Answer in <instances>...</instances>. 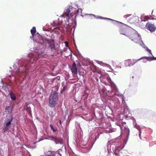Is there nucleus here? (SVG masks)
Segmentation results:
<instances>
[{"label":"nucleus","instance_id":"31","mask_svg":"<svg viewBox=\"0 0 156 156\" xmlns=\"http://www.w3.org/2000/svg\"><path fill=\"white\" fill-rule=\"evenodd\" d=\"M65 44H66V46H67L68 44V42H65Z\"/></svg>","mask_w":156,"mask_h":156},{"label":"nucleus","instance_id":"6","mask_svg":"<svg viewBox=\"0 0 156 156\" xmlns=\"http://www.w3.org/2000/svg\"><path fill=\"white\" fill-rule=\"evenodd\" d=\"M49 137L51 140L54 141L56 144L61 143V142L62 141L61 139L58 138L53 136H50Z\"/></svg>","mask_w":156,"mask_h":156},{"label":"nucleus","instance_id":"3","mask_svg":"<svg viewBox=\"0 0 156 156\" xmlns=\"http://www.w3.org/2000/svg\"><path fill=\"white\" fill-rule=\"evenodd\" d=\"M145 59L147 60H155L156 59V58L154 57V56H153V57H144L141 58L139 59H128L126 61V63L128 64V65L129 66H133L134 64L136 63L138 61H139L140 60L143 59Z\"/></svg>","mask_w":156,"mask_h":156},{"label":"nucleus","instance_id":"33","mask_svg":"<svg viewBox=\"0 0 156 156\" xmlns=\"http://www.w3.org/2000/svg\"><path fill=\"white\" fill-rule=\"evenodd\" d=\"M96 81L98 82V80L97 78H96Z\"/></svg>","mask_w":156,"mask_h":156},{"label":"nucleus","instance_id":"5","mask_svg":"<svg viewBox=\"0 0 156 156\" xmlns=\"http://www.w3.org/2000/svg\"><path fill=\"white\" fill-rule=\"evenodd\" d=\"M146 27L151 32L154 31L156 29V27L154 24L149 23H146Z\"/></svg>","mask_w":156,"mask_h":156},{"label":"nucleus","instance_id":"35","mask_svg":"<svg viewBox=\"0 0 156 156\" xmlns=\"http://www.w3.org/2000/svg\"><path fill=\"white\" fill-rule=\"evenodd\" d=\"M24 65H24L23 64V66Z\"/></svg>","mask_w":156,"mask_h":156},{"label":"nucleus","instance_id":"24","mask_svg":"<svg viewBox=\"0 0 156 156\" xmlns=\"http://www.w3.org/2000/svg\"><path fill=\"white\" fill-rule=\"evenodd\" d=\"M61 124H62L61 120H59V124H57V125L58 126H60V125H61Z\"/></svg>","mask_w":156,"mask_h":156},{"label":"nucleus","instance_id":"20","mask_svg":"<svg viewBox=\"0 0 156 156\" xmlns=\"http://www.w3.org/2000/svg\"><path fill=\"white\" fill-rule=\"evenodd\" d=\"M50 127H51V129L53 130V132H55V130L54 129L53 126L51 124L50 125Z\"/></svg>","mask_w":156,"mask_h":156},{"label":"nucleus","instance_id":"12","mask_svg":"<svg viewBox=\"0 0 156 156\" xmlns=\"http://www.w3.org/2000/svg\"><path fill=\"white\" fill-rule=\"evenodd\" d=\"M30 32L32 36H34L36 32V27H33L32 28Z\"/></svg>","mask_w":156,"mask_h":156},{"label":"nucleus","instance_id":"8","mask_svg":"<svg viewBox=\"0 0 156 156\" xmlns=\"http://www.w3.org/2000/svg\"><path fill=\"white\" fill-rule=\"evenodd\" d=\"M120 129L122 131H124V132H127L128 129L126 125V123H122V125L120 127Z\"/></svg>","mask_w":156,"mask_h":156},{"label":"nucleus","instance_id":"9","mask_svg":"<svg viewBox=\"0 0 156 156\" xmlns=\"http://www.w3.org/2000/svg\"><path fill=\"white\" fill-rule=\"evenodd\" d=\"M10 86V85L9 84L6 83H4L3 84L2 88L5 91H9V87Z\"/></svg>","mask_w":156,"mask_h":156},{"label":"nucleus","instance_id":"26","mask_svg":"<svg viewBox=\"0 0 156 156\" xmlns=\"http://www.w3.org/2000/svg\"><path fill=\"white\" fill-rule=\"evenodd\" d=\"M10 107L9 106H7L5 108V110H7Z\"/></svg>","mask_w":156,"mask_h":156},{"label":"nucleus","instance_id":"4","mask_svg":"<svg viewBox=\"0 0 156 156\" xmlns=\"http://www.w3.org/2000/svg\"><path fill=\"white\" fill-rule=\"evenodd\" d=\"M125 18H127V21L130 23H134L137 22L138 21V17L136 16H134L132 14H128L124 16Z\"/></svg>","mask_w":156,"mask_h":156},{"label":"nucleus","instance_id":"18","mask_svg":"<svg viewBox=\"0 0 156 156\" xmlns=\"http://www.w3.org/2000/svg\"><path fill=\"white\" fill-rule=\"evenodd\" d=\"M9 129V128L8 127L5 126V127L3 128V130L4 131V132H5L6 131H7Z\"/></svg>","mask_w":156,"mask_h":156},{"label":"nucleus","instance_id":"29","mask_svg":"<svg viewBox=\"0 0 156 156\" xmlns=\"http://www.w3.org/2000/svg\"><path fill=\"white\" fill-rule=\"evenodd\" d=\"M120 23H121L122 24V25H124L125 26H127V25H126L124 23H123L121 22H120Z\"/></svg>","mask_w":156,"mask_h":156},{"label":"nucleus","instance_id":"27","mask_svg":"<svg viewBox=\"0 0 156 156\" xmlns=\"http://www.w3.org/2000/svg\"><path fill=\"white\" fill-rule=\"evenodd\" d=\"M147 50L151 54H152V53H151V50H150L148 49H147Z\"/></svg>","mask_w":156,"mask_h":156},{"label":"nucleus","instance_id":"22","mask_svg":"<svg viewBox=\"0 0 156 156\" xmlns=\"http://www.w3.org/2000/svg\"><path fill=\"white\" fill-rule=\"evenodd\" d=\"M117 151V149H116L115 151L114 152V154H115V155L116 156H119V154L116 152Z\"/></svg>","mask_w":156,"mask_h":156},{"label":"nucleus","instance_id":"14","mask_svg":"<svg viewBox=\"0 0 156 156\" xmlns=\"http://www.w3.org/2000/svg\"><path fill=\"white\" fill-rule=\"evenodd\" d=\"M12 118L11 119L9 120V121L6 122L5 124H4V126L9 127L11 124V123L12 121Z\"/></svg>","mask_w":156,"mask_h":156},{"label":"nucleus","instance_id":"15","mask_svg":"<svg viewBox=\"0 0 156 156\" xmlns=\"http://www.w3.org/2000/svg\"><path fill=\"white\" fill-rule=\"evenodd\" d=\"M53 23L54 25L55 26H57L58 25H61L62 24V22L59 23V22H57V21H54V22H53Z\"/></svg>","mask_w":156,"mask_h":156},{"label":"nucleus","instance_id":"13","mask_svg":"<svg viewBox=\"0 0 156 156\" xmlns=\"http://www.w3.org/2000/svg\"><path fill=\"white\" fill-rule=\"evenodd\" d=\"M11 99L12 100H16V97L15 95L12 92H10L9 94Z\"/></svg>","mask_w":156,"mask_h":156},{"label":"nucleus","instance_id":"10","mask_svg":"<svg viewBox=\"0 0 156 156\" xmlns=\"http://www.w3.org/2000/svg\"><path fill=\"white\" fill-rule=\"evenodd\" d=\"M33 106V105H31V106L29 104H28L26 106V109L27 112L28 113L29 115H31V107Z\"/></svg>","mask_w":156,"mask_h":156},{"label":"nucleus","instance_id":"25","mask_svg":"<svg viewBox=\"0 0 156 156\" xmlns=\"http://www.w3.org/2000/svg\"><path fill=\"white\" fill-rule=\"evenodd\" d=\"M100 18L101 19H107L108 20H112L110 18H102L101 17H100Z\"/></svg>","mask_w":156,"mask_h":156},{"label":"nucleus","instance_id":"23","mask_svg":"<svg viewBox=\"0 0 156 156\" xmlns=\"http://www.w3.org/2000/svg\"><path fill=\"white\" fill-rule=\"evenodd\" d=\"M55 88V91L56 92V91H57L58 90V87L57 86H55L54 87Z\"/></svg>","mask_w":156,"mask_h":156},{"label":"nucleus","instance_id":"2","mask_svg":"<svg viewBox=\"0 0 156 156\" xmlns=\"http://www.w3.org/2000/svg\"><path fill=\"white\" fill-rule=\"evenodd\" d=\"M58 94L55 91H52L49 98V105L51 108L54 107L58 100Z\"/></svg>","mask_w":156,"mask_h":156},{"label":"nucleus","instance_id":"32","mask_svg":"<svg viewBox=\"0 0 156 156\" xmlns=\"http://www.w3.org/2000/svg\"><path fill=\"white\" fill-rule=\"evenodd\" d=\"M59 29V27H55L54 29Z\"/></svg>","mask_w":156,"mask_h":156},{"label":"nucleus","instance_id":"34","mask_svg":"<svg viewBox=\"0 0 156 156\" xmlns=\"http://www.w3.org/2000/svg\"><path fill=\"white\" fill-rule=\"evenodd\" d=\"M48 156H55L54 155H48Z\"/></svg>","mask_w":156,"mask_h":156},{"label":"nucleus","instance_id":"36","mask_svg":"<svg viewBox=\"0 0 156 156\" xmlns=\"http://www.w3.org/2000/svg\"><path fill=\"white\" fill-rule=\"evenodd\" d=\"M133 77H133H133H132V78H133Z\"/></svg>","mask_w":156,"mask_h":156},{"label":"nucleus","instance_id":"17","mask_svg":"<svg viewBox=\"0 0 156 156\" xmlns=\"http://www.w3.org/2000/svg\"><path fill=\"white\" fill-rule=\"evenodd\" d=\"M68 88V86L65 85V86L63 88V89L62 90V91L61 92V93H62V92L65 91L66 89H67Z\"/></svg>","mask_w":156,"mask_h":156},{"label":"nucleus","instance_id":"28","mask_svg":"<svg viewBox=\"0 0 156 156\" xmlns=\"http://www.w3.org/2000/svg\"><path fill=\"white\" fill-rule=\"evenodd\" d=\"M141 134V131L140 129V130H139V136L140 138V137Z\"/></svg>","mask_w":156,"mask_h":156},{"label":"nucleus","instance_id":"19","mask_svg":"<svg viewBox=\"0 0 156 156\" xmlns=\"http://www.w3.org/2000/svg\"><path fill=\"white\" fill-rule=\"evenodd\" d=\"M116 125L119 126L120 127L122 125V123H119V122H116Z\"/></svg>","mask_w":156,"mask_h":156},{"label":"nucleus","instance_id":"7","mask_svg":"<svg viewBox=\"0 0 156 156\" xmlns=\"http://www.w3.org/2000/svg\"><path fill=\"white\" fill-rule=\"evenodd\" d=\"M71 70L72 73L75 74L77 73V69L76 66V64L75 62H73V64Z\"/></svg>","mask_w":156,"mask_h":156},{"label":"nucleus","instance_id":"1","mask_svg":"<svg viewBox=\"0 0 156 156\" xmlns=\"http://www.w3.org/2000/svg\"><path fill=\"white\" fill-rule=\"evenodd\" d=\"M82 10L80 9H76L69 6L67 7L64 11L62 15V17H65L66 16V20H65V23L67 26H68L69 24V19L72 17L73 20L76 18V15L79 12H81Z\"/></svg>","mask_w":156,"mask_h":156},{"label":"nucleus","instance_id":"16","mask_svg":"<svg viewBox=\"0 0 156 156\" xmlns=\"http://www.w3.org/2000/svg\"><path fill=\"white\" fill-rule=\"evenodd\" d=\"M133 37L134 38H133V37H132V39H131V35L130 37L131 40H132V41H136V38L138 37L137 35L136 34H135L133 36Z\"/></svg>","mask_w":156,"mask_h":156},{"label":"nucleus","instance_id":"30","mask_svg":"<svg viewBox=\"0 0 156 156\" xmlns=\"http://www.w3.org/2000/svg\"><path fill=\"white\" fill-rule=\"evenodd\" d=\"M120 33H121V34H124V35H125L123 33L122 31V30L121 29H120Z\"/></svg>","mask_w":156,"mask_h":156},{"label":"nucleus","instance_id":"11","mask_svg":"<svg viewBox=\"0 0 156 156\" xmlns=\"http://www.w3.org/2000/svg\"><path fill=\"white\" fill-rule=\"evenodd\" d=\"M55 44L53 41H51L50 42L49 47L52 51L55 49Z\"/></svg>","mask_w":156,"mask_h":156},{"label":"nucleus","instance_id":"21","mask_svg":"<svg viewBox=\"0 0 156 156\" xmlns=\"http://www.w3.org/2000/svg\"><path fill=\"white\" fill-rule=\"evenodd\" d=\"M29 62V61H25V62H24V63L25 64L24 65V68H26V67H27V63H28Z\"/></svg>","mask_w":156,"mask_h":156}]
</instances>
